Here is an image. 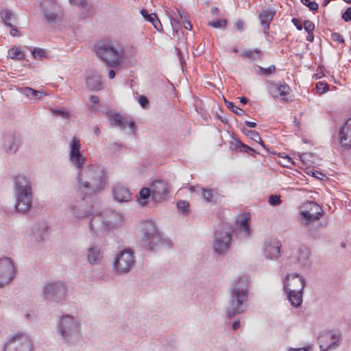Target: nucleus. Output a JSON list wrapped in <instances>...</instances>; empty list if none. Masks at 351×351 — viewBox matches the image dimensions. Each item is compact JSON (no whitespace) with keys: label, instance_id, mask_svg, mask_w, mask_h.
Returning a JSON list of instances; mask_svg holds the SVG:
<instances>
[{"label":"nucleus","instance_id":"nucleus-1","mask_svg":"<svg viewBox=\"0 0 351 351\" xmlns=\"http://www.w3.org/2000/svg\"><path fill=\"white\" fill-rule=\"evenodd\" d=\"M107 176L103 167H87L81 169L77 176V192L82 195V199L87 195L101 192L106 184Z\"/></svg>","mask_w":351,"mask_h":351},{"label":"nucleus","instance_id":"nucleus-2","mask_svg":"<svg viewBox=\"0 0 351 351\" xmlns=\"http://www.w3.org/2000/svg\"><path fill=\"white\" fill-rule=\"evenodd\" d=\"M248 280L242 277L234 281L230 289V298L226 315L228 318L245 312L247 305Z\"/></svg>","mask_w":351,"mask_h":351},{"label":"nucleus","instance_id":"nucleus-3","mask_svg":"<svg viewBox=\"0 0 351 351\" xmlns=\"http://www.w3.org/2000/svg\"><path fill=\"white\" fill-rule=\"evenodd\" d=\"M56 332L64 343L74 345L81 338V324L79 319L71 315H63L56 323Z\"/></svg>","mask_w":351,"mask_h":351},{"label":"nucleus","instance_id":"nucleus-4","mask_svg":"<svg viewBox=\"0 0 351 351\" xmlns=\"http://www.w3.org/2000/svg\"><path fill=\"white\" fill-rule=\"evenodd\" d=\"M14 189L16 197L15 208L25 213L32 205V184L30 179L23 175L14 178Z\"/></svg>","mask_w":351,"mask_h":351},{"label":"nucleus","instance_id":"nucleus-5","mask_svg":"<svg viewBox=\"0 0 351 351\" xmlns=\"http://www.w3.org/2000/svg\"><path fill=\"white\" fill-rule=\"evenodd\" d=\"M300 214L302 224L305 227L308 236L314 239L319 237V230L322 223L318 221L324 215L321 206L315 202H307L303 205Z\"/></svg>","mask_w":351,"mask_h":351},{"label":"nucleus","instance_id":"nucleus-6","mask_svg":"<svg viewBox=\"0 0 351 351\" xmlns=\"http://www.w3.org/2000/svg\"><path fill=\"white\" fill-rule=\"evenodd\" d=\"M95 52L109 66L121 64L125 57L124 49L111 40H101L95 45Z\"/></svg>","mask_w":351,"mask_h":351},{"label":"nucleus","instance_id":"nucleus-7","mask_svg":"<svg viewBox=\"0 0 351 351\" xmlns=\"http://www.w3.org/2000/svg\"><path fill=\"white\" fill-rule=\"evenodd\" d=\"M167 243L162 239L156 223L151 220L143 223L141 229V243L145 249L155 251Z\"/></svg>","mask_w":351,"mask_h":351},{"label":"nucleus","instance_id":"nucleus-8","mask_svg":"<svg viewBox=\"0 0 351 351\" xmlns=\"http://www.w3.org/2000/svg\"><path fill=\"white\" fill-rule=\"evenodd\" d=\"M116 217L117 215L114 213H110L106 217L98 214L93 215L89 223L90 231L93 234L101 235L117 228L119 223L118 220H114Z\"/></svg>","mask_w":351,"mask_h":351},{"label":"nucleus","instance_id":"nucleus-9","mask_svg":"<svg viewBox=\"0 0 351 351\" xmlns=\"http://www.w3.org/2000/svg\"><path fill=\"white\" fill-rule=\"evenodd\" d=\"M134 252L125 248L119 252L112 263L113 271L115 274L121 276L128 274L135 265Z\"/></svg>","mask_w":351,"mask_h":351},{"label":"nucleus","instance_id":"nucleus-10","mask_svg":"<svg viewBox=\"0 0 351 351\" xmlns=\"http://www.w3.org/2000/svg\"><path fill=\"white\" fill-rule=\"evenodd\" d=\"M32 339L26 334L18 333L10 337L3 351H34Z\"/></svg>","mask_w":351,"mask_h":351},{"label":"nucleus","instance_id":"nucleus-11","mask_svg":"<svg viewBox=\"0 0 351 351\" xmlns=\"http://www.w3.org/2000/svg\"><path fill=\"white\" fill-rule=\"evenodd\" d=\"M68 289L66 284L61 281L51 282L47 285L42 291V294L45 300L49 302H60L62 301L67 293Z\"/></svg>","mask_w":351,"mask_h":351},{"label":"nucleus","instance_id":"nucleus-12","mask_svg":"<svg viewBox=\"0 0 351 351\" xmlns=\"http://www.w3.org/2000/svg\"><path fill=\"white\" fill-rule=\"evenodd\" d=\"M231 239L230 229L226 226H221L215 232L213 241L215 252L219 254L226 252L230 248Z\"/></svg>","mask_w":351,"mask_h":351},{"label":"nucleus","instance_id":"nucleus-13","mask_svg":"<svg viewBox=\"0 0 351 351\" xmlns=\"http://www.w3.org/2000/svg\"><path fill=\"white\" fill-rule=\"evenodd\" d=\"M16 269L12 259L0 258V288L10 283L14 277Z\"/></svg>","mask_w":351,"mask_h":351},{"label":"nucleus","instance_id":"nucleus-14","mask_svg":"<svg viewBox=\"0 0 351 351\" xmlns=\"http://www.w3.org/2000/svg\"><path fill=\"white\" fill-rule=\"evenodd\" d=\"M152 198L156 202L166 200L171 193V186L166 180H158L151 184Z\"/></svg>","mask_w":351,"mask_h":351},{"label":"nucleus","instance_id":"nucleus-15","mask_svg":"<svg viewBox=\"0 0 351 351\" xmlns=\"http://www.w3.org/2000/svg\"><path fill=\"white\" fill-rule=\"evenodd\" d=\"M44 17L49 24L59 23L62 21V12L58 3L51 0L45 1L43 3Z\"/></svg>","mask_w":351,"mask_h":351},{"label":"nucleus","instance_id":"nucleus-16","mask_svg":"<svg viewBox=\"0 0 351 351\" xmlns=\"http://www.w3.org/2000/svg\"><path fill=\"white\" fill-rule=\"evenodd\" d=\"M305 286L304 278L298 274H289L284 281V289L286 292H302Z\"/></svg>","mask_w":351,"mask_h":351},{"label":"nucleus","instance_id":"nucleus-17","mask_svg":"<svg viewBox=\"0 0 351 351\" xmlns=\"http://www.w3.org/2000/svg\"><path fill=\"white\" fill-rule=\"evenodd\" d=\"M81 147L80 140L73 137L70 143V160L73 163V165L80 168L83 166L84 163L85 158L81 154L80 149Z\"/></svg>","mask_w":351,"mask_h":351},{"label":"nucleus","instance_id":"nucleus-18","mask_svg":"<svg viewBox=\"0 0 351 351\" xmlns=\"http://www.w3.org/2000/svg\"><path fill=\"white\" fill-rule=\"evenodd\" d=\"M109 122L111 125L119 127L121 130L126 128L127 125L132 130V132H134L135 123L134 121H128L127 119L119 113L110 112L107 114Z\"/></svg>","mask_w":351,"mask_h":351},{"label":"nucleus","instance_id":"nucleus-19","mask_svg":"<svg viewBox=\"0 0 351 351\" xmlns=\"http://www.w3.org/2000/svg\"><path fill=\"white\" fill-rule=\"evenodd\" d=\"M250 217L247 215L240 216L236 221V234L241 239L250 236Z\"/></svg>","mask_w":351,"mask_h":351},{"label":"nucleus","instance_id":"nucleus-20","mask_svg":"<svg viewBox=\"0 0 351 351\" xmlns=\"http://www.w3.org/2000/svg\"><path fill=\"white\" fill-rule=\"evenodd\" d=\"M281 243L277 239H269L265 243L264 254L269 260L276 259L280 256Z\"/></svg>","mask_w":351,"mask_h":351},{"label":"nucleus","instance_id":"nucleus-21","mask_svg":"<svg viewBox=\"0 0 351 351\" xmlns=\"http://www.w3.org/2000/svg\"><path fill=\"white\" fill-rule=\"evenodd\" d=\"M339 336L330 332H325L318 337L321 351H326L337 346Z\"/></svg>","mask_w":351,"mask_h":351},{"label":"nucleus","instance_id":"nucleus-22","mask_svg":"<svg viewBox=\"0 0 351 351\" xmlns=\"http://www.w3.org/2000/svg\"><path fill=\"white\" fill-rule=\"evenodd\" d=\"M19 136L14 134H8L3 137V149L8 154L15 153L20 146Z\"/></svg>","mask_w":351,"mask_h":351},{"label":"nucleus","instance_id":"nucleus-23","mask_svg":"<svg viewBox=\"0 0 351 351\" xmlns=\"http://www.w3.org/2000/svg\"><path fill=\"white\" fill-rule=\"evenodd\" d=\"M114 199L119 202H127L132 199L131 193L126 186L117 184L112 189Z\"/></svg>","mask_w":351,"mask_h":351},{"label":"nucleus","instance_id":"nucleus-24","mask_svg":"<svg viewBox=\"0 0 351 351\" xmlns=\"http://www.w3.org/2000/svg\"><path fill=\"white\" fill-rule=\"evenodd\" d=\"M339 141L342 147L351 148V118L348 119L339 132Z\"/></svg>","mask_w":351,"mask_h":351},{"label":"nucleus","instance_id":"nucleus-25","mask_svg":"<svg viewBox=\"0 0 351 351\" xmlns=\"http://www.w3.org/2000/svg\"><path fill=\"white\" fill-rule=\"evenodd\" d=\"M289 86L285 82L279 84H275L274 82L271 83L269 92L272 95L274 99H277L280 96L282 101H287L288 99L285 97L289 94Z\"/></svg>","mask_w":351,"mask_h":351},{"label":"nucleus","instance_id":"nucleus-26","mask_svg":"<svg viewBox=\"0 0 351 351\" xmlns=\"http://www.w3.org/2000/svg\"><path fill=\"white\" fill-rule=\"evenodd\" d=\"M276 14L275 10L269 9H263L259 14L261 25L263 27V32L265 35L269 34V26L274 16Z\"/></svg>","mask_w":351,"mask_h":351},{"label":"nucleus","instance_id":"nucleus-27","mask_svg":"<svg viewBox=\"0 0 351 351\" xmlns=\"http://www.w3.org/2000/svg\"><path fill=\"white\" fill-rule=\"evenodd\" d=\"M86 84L87 88L92 91H97L103 88L101 76L96 72H92L87 76Z\"/></svg>","mask_w":351,"mask_h":351},{"label":"nucleus","instance_id":"nucleus-28","mask_svg":"<svg viewBox=\"0 0 351 351\" xmlns=\"http://www.w3.org/2000/svg\"><path fill=\"white\" fill-rule=\"evenodd\" d=\"M311 256L310 249L306 246H300L296 251L295 258L302 266L306 265Z\"/></svg>","mask_w":351,"mask_h":351},{"label":"nucleus","instance_id":"nucleus-29","mask_svg":"<svg viewBox=\"0 0 351 351\" xmlns=\"http://www.w3.org/2000/svg\"><path fill=\"white\" fill-rule=\"evenodd\" d=\"M230 148L241 152L247 153L253 156L258 154L254 149L235 138L230 142Z\"/></svg>","mask_w":351,"mask_h":351},{"label":"nucleus","instance_id":"nucleus-30","mask_svg":"<svg viewBox=\"0 0 351 351\" xmlns=\"http://www.w3.org/2000/svg\"><path fill=\"white\" fill-rule=\"evenodd\" d=\"M87 261L92 265L99 263L101 258V251L97 246H91L87 250Z\"/></svg>","mask_w":351,"mask_h":351},{"label":"nucleus","instance_id":"nucleus-31","mask_svg":"<svg viewBox=\"0 0 351 351\" xmlns=\"http://www.w3.org/2000/svg\"><path fill=\"white\" fill-rule=\"evenodd\" d=\"M69 210L72 213L75 221H79L82 218L90 214V210L82 208L81 206L75 204H71L69 206Z\"/></svg>","mask_w":351,"mask_h":351},{"label":"nucleus","instance_id":"nucleus-32","mask_svg":"<svg viewBox=\"0 0 351 351\" xmlns=\"http://www.w3.org/2000/svg\"><path fill=\"white\" fill-rule=\"evenodd\" d=\"M178 14L179 15V18H178L176 14L175 13V16L176 18H172L171 19V23L172 25V26L174 27V23L175 24H180L182 23L183 27L186 29H192V25L191 23H190V21L188 20L186 14L181 12L180 10H178Z\"/></svg>","mask_w":351,"mask_h":351},{"label":"nucleus","instance_id":"nucleus-33","mask_svg":"<svg viewBox=\"0 0 351 351\" xmlns=\"http://www.w3.org/2000/svg\"><path fill=\"white\" fill-rule=\"evenodd\" d=\"M21 93L29 98L34 97L36 100H40L43 95H46L44 92L34 90L30 87L21 88Z\"/></svg>","mask_w":351,"mask_h":351},{"label":"nucleus","instance_id":"nucleus-34","mask_svg":"<svg viewBox=\"0 0 351 351\" xmlns=\"http://www.w3.org/2000/svg\"><path fill=\"white\" fill-rule=\"evenodd\" d=\"M287 298L293 306L299 307L302 302V292H286Z\"/></svg>","mask_w":351,"mask_h":351},{"label":"nucleus","instance_id":"nucleus-35","mask_svg":"<svg viewBox=\"0 0 351 351\" xmlns=\"http://www.w3.org/2000/svg\"><path fill=\"white\" fill-rule=\"evenodd\" d=\"M241 56L255 60L261 58V56H262V52L261 51V50L258 49H248L243 51L241 53Z\"/></svg>","mask_w":351,"mask_h":351},{"label":"nucleus","instance_id":"nucleus-36","mask_svg":"<svg viewBox=\"0 0 351 351\" xmlns=\"http://www.w3.org/2000/svg\"><path fill=\"white\" fill-rule=\"evenodd\" d=\"M45 230L41 228H36L32 230L30 234L31 240L34 241H41L44 239Z\"/></svg>","mask_w":351,"mask_h":351},{"label":"nucleus","instance_id":"nucleus-37","mask_svg":"<svg viewBox=\"0 0 351 351\" xmlns=\"http://www.w3.org/2000/svg\"><path fill=\"white\" fill-rule=\"evenodd\" d=\"M1 17L5 25L12 27V21L14 19L12 13L8 10H3L1 12Z\"/></svg>","mask_w":351,"mask_h":351},{"label":"nucleus","instance_id":"nucleus-38","mask_svg":"<svg viewBox=\"0 0 351 351\" xmlns=\"http://www.w3.org/2000/svg\"><path fill=\"white\" fill-rule=\"evenodd\" d=\"M8 56L14 60H23L24 59L23 52L18 47L12 48L8 50Z\"/></svg>","mask_w":351,"mask_h":351},{"label":"nucleus","instance_id":"nucleus-39","mask_svg":"<svg viewBox=\"0 0 351 351\" xmlns=\"http://www.w3.org/2000/svg\"><path fill=\"white\" fill-rule=\"evenodd\" d=\"M201 190L203 198L206 202H212L214 201L215 197L217 195L216 192L213 189H205L204 188H202Z\"/></svg>","mask_w":351,"mask_h":351},{"label":"nucleus","instance_id":"nucleus-40","mask_svg":"<svg viewBox=\"0 0 351 351\" xmlns=\"http://www.w3.org/2000/svg\"><path fill=\"white\" fill-rule=\"evenodd\" d=\"M243 133L246 135L250 138L252 139L254 141H261V136L259 134L254 130H249L247 129H243L242 130Z\"/></svg>","mask_w":351,"mask_h":351},{"label":"nucleus","instance_id":"nucleus-41","mask_svg":"<svg viewBox=\"0 0 351 351\" xmlns=\"http://www.w3.org/2000/svg\"><path fill=\"white\" fill-rule=\"evenodd\" d=\"M149 16V18L147 19V21L152 23L157 30H160V29L162 28V24L158 19L157 15L155 13H151Z\"/></svg>","mask_w":351,"mask_h":351},{"label":"nucleus","instance_id":"nucleus-42","mask_svg":"<svg viewBox=\"0 0 351 351\" xmlns=\"http://www.w3.org/2000/svg\"><path fill=\"white\" fill-rule=\"evenodd\" d=\"M225 104L228 108H229L232 112L237 114V115H243L245 114V111L243 110L234 106L232 102L225 100Z\"/></svg>","mask_w":351,"mask_h":351},{"label":"nucleus","instance_id":"nucleus-43","mask_svg":"<svg viewBox=\"0 0 351 351\" xmlns=\"http://www.w3.org/2000/svg\"><path fill=\"white\" fill-rule=\"evenodd\" d=\"M208 25L214 28L225 29L227 25L226 20L210 21Z\"/></svg>","mask_w":351,"mask_h":351},{"label":"nucleus","instance_id":"nucleus-44","mask_svg":"<svg viewBox=\"0 0 351 351\" xmlns=\"http://www.w3.org/2000/svg\"><path fill=\"white\" fill-rule=\"evenodd\" d=\"M32 53L35 59L39 60H40L42 58L46 56L45 50L38 47L34 48L32 51Z\"/></svg>","mask_w":351,"mask_h":351},{"label":"nucleus","instance_id":"nucleus-45","mask_svg":"<svg viewBox=\"0 0 351 351\" xmlns=\"http://www.w3.org/2000/svg\"><path fill=\"white\" fill-rule=\"evenodd\" d=\"M329 89L328 84L326 83H324L322 82H319L316 84V90L317 93L319 95H322L326 92H327Z\"/></svg>","mask_w":351,"mask_h":351},{"label":"nucleus","instance_id":"nucleus-46","mask_svg":"<svg viewBox=\"0 0 351 351\" xmlns=\"http://www.w3.org/2000/svg\"><path fill=\"white\" fill-rule=\"evenodd\" d=\"M301 3L307 6L311 11H317L318 10V4L315 1H311L310 0H300Z\"/></svg>","mask_w":351,"mask_h":351},{"label":"nucleus","instance_id":"nucleus-47","mask_svg":"<svg viewBox=\"0 0 351 351\" xmlns=\"http://www.w3.org/2000/svg\"><path fill=\"white\" fill-rule=\"evenodd\" d=\"M177 207L181 211L182 213H183V214L188 213L189 203L187 202L184 201V200H180V201L178 202Z\"/></svg>","mask_w":351,"mask_h":351},{"label":"nucleus","instance_id":"nucleus-48","mask_svg":"<svg viewBox=\"0 0 351 351\" xmlns=\"http://www.w3.org/2000/svg\"><path fill=\"white\" fill-rule=\"evenodd\" d=\"M51 110L53 115L61 117L64 119L69 118V113L66 111L60 109H51Z\"/></svg>","mask_w":351,"mask_h":351},{"label":"nucleus","instance_id":"nucleus-49","mask_svg":"<svg viewBox=\"0 0 351 351\" xmlns=\"http://www.w3.org/2000/svg\"><path fill=\"white\" fill-rule=\"evenodd\" d=\"M139 195H140V197L142 199H147V198H149V197L151 195L152 196V190H151V187L149 189V188H143L140 191H139Z\"/></svg>","mask_w":351,"mask_h":351},{"label":"nucleus","instance_id":"nucleus-50","mask_svg":"<svg viewBox=\"0 0 351 351\" xmlns=\"http://www.w3.org/2000/svg\"><path fill=\"white\" fill-rule=\"evenodd\" d=\"M269 203L273 206H276L281 203L280 197L276 195H271L269 198Z\"/></svg>","mask_w":351,"mask_h":351},{"label":"nucleus","instance_id":"nucleus-51","mask_svg":"<svg viewBox=\"0 0 351 351\" xmlns=\"http://www.w3.org/2000/svg\"><path fill=\"white\" fill-rule=\"evenodd\" d=\"M70 3L77 6L80 9H84L86 7L87 2L86 0H69Z\"/></svg>","mask_w":351,"mask_h":351},{"label":"nucleus","instance_id":"nucleus-52","mask_svg":"<svg viewBox=\"0 0 351 351\" xmlns=\"http://www.w3.org/2000/svg\"><path fill=\"white\" fill-rule=\"evenodd\" d=\"M304 28L307 33L313 32L315 29V25L312 21L306 20L304 22Z\"/></svg>","mask_w":351,"mask_h":351},{"label":"nucleus","instance_id":"nucleus-53","mask_svg":"<svg viewBox=\"0 0 351 351\" xmlns=\"http://www.w3.org/2000/svg\"><path fill=\"white\" fill-rule=\"evenodd\" d=\"M138 103L142 108H146L149 106V99L144 95H141L138 98Z\"/></svg>","mask_w":351,"mask_h":351},{"label":"nucleus","instance_id":"nucleus-54","mask_svg":"<svg viewBox=\"0 0 351 351\" xmlns=\"http://www.w3.org/2000/svg\"><path fill=\"white\" fill-rule=\"evenodd\" d=\"M276 67L274 65H271L268 68H263L262 66H259V70L265 75H269L271 73L274 72Z\"/></svg>","mask_w":351,"mask_h":351},{"label":"nucleus","instance_id":"nucleus-55","mask_svg":"<svg viewBox=\"0 0 351 351\" xmlns=\"http://www.w3.org/2000/svg\"><path fill=\"white\" fill-rule=\"evenodd\" d=\"M341 17L342 19L346 22L351 21V7L347 8L345 12L342 14Z\"/></svg>","mask_w":351,"mask_h":351},{"label":"nucleus","instance_id":"nucleus-56","mask_svg":"<svg viewBox=\"0 0 351 351\" xmlns=\"http://www.w3.org/2000/svg\"><path fill=\"white\" fill-rule=\"evenodd\" d=\"M331 38L335 41H338L341 43H344V39H343V36L339 33H337V32L332 33L331 35Z\"/></svg>","mask_w":351,"mask_h":351},{"label":"nucleus","instance_id":"nucleus-57","mask_svg":"<svg viewBox=\"0 0 351 351\" xmlns=\"http://www.w3.org/2000/svg\"><path fill=\"white\" fill-rule=\"evenodd\" d=\"M121 148V145L119 143H113L110 145V149L112 151L117 152Z\"/></svg>","mask_w":351,"mask_h":351},{"label":"nucleus","instance_id":"nucleus-58","mask_svg":"<svg viewBox=\"0 0 351 351\" xmlns=\"http://www.w3.org/2000/svg\"><path fill=\"white\" fill-rule=\"evenodd\" d=\"M312 176L319 180H323V178L325 176L324 174L318 171H312Z\"/></svg>","mask_w":351,"mask_h":351},{"label":"nucleus","instance_id":"nucleus-59","mask_svg":"<svg viewBox=\"0 0 351 351\" xmlns=\"http://www.w3.org/2000/svg\"><path fill=\"white\" fill-rule=\"evenodd\" d=\"M292 22L294 24V25L296 27V28L298 29V30H301L302 29V24L300 23V21H298V19H295V18H293L292 19Z\"/></svg>","mask_w":351,"mask_h":351},{"label":"nucleus","instance_id":"nucleus-60","mask_svg":"<svg viewBox=\"0 0 351 351\" xmlns=\"http://www.w3.org/2000/svg\"><path fill=\"white\" fill-rule=\"evenodd\" d=\"M235 27L239 31L242 32L243 30V22L241 20L238 21L235 23Z\"/></svg>","mask_w":351,"mask_h":351},{"label":"nucleus","instance_id":"nucleus-61","mask_svg":"<svg viewBox=\"0 0 351 351\" xmlns=\"http://www.w3.org/2000/svg\"><path fill=\"white\" fill-rule=\"evenodd\" d=\"M12 29L10 30V34L12 36H19L20 33L17 29H16L13 25L10 27Z\"/></svg>","mask_w":351,"mask_h":351},{"label":"nucleus","instance_id":"nucleus-62","mask_svg":"<svg viewBox=\"0 0 351 351\" xmlns=\"http://www.w3.org/2000/svg\"><path fill=\"white\" fill-rule=\"evenodd\" d=\"M141 14L147 21L149 18V16H150V14H149L147 11L145 9L141 10Z\"/></svg>","mask_w":351,"mask_h":351},{"label":"nucleus","instance_id":"nucleus-63","mask_svg":"<svg viewBox=\"0 0 351 351\" xmlns=\"http://www.w3.org/2000/svg\"><path fill=\"white\" fill-rule=\"evenodd\" d=\"M233 330H237L240 327V322L239 320L234 321L232 325Z\"/></svg>","mask_w":351,"mask_h":351},{"label":"nucleus","instance_id":"nucleus-64","mask_svg":"<svg viewBox=\"0 0 351 351\" xmlns=\"http://www.w3.org/2000/svg\"><path fill=\"white\" fill-rule=\"evenodd\" d=\"M289 351H308V348H290Z\"/></svg>","mask_w":351,"mask_h":351}]
</instances>
